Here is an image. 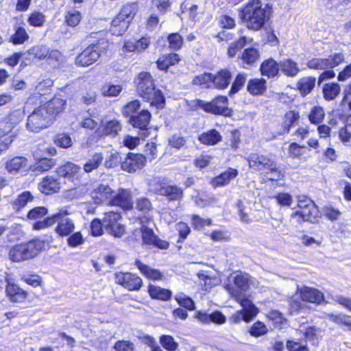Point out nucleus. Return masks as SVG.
I'll list each match as a JSON object with an SVG mask.
<instances>
[{
    "instance_id": "obj_1",
    "label": "nucleus",
    "mask_w": 351,
    "mask_h": 351,
    "mask_svg": "<svg viewBox=\"0 0 351 351\" xmlns=\"http://www.w3.org/2000/svg\"><path fill=\"white\" fill-rule=\"evenodd\" d=\"M247 161L252 172L263 180L262 183H275L285 178V171L274 156L252 153Z\"/></svg>"
},
{
    "instance_id": "obj_2",
    "label": "nucleus",
    "mask_w": 351,
    "mask_h": 351,
    "mask_svg": "<svg viewBox=\"0 0 351 351\" xmlns=\"http://www.w3.org/2000/svg\"><path fill=\"white\" fill-rule=\"evenodd\" d=\"M239 18L250 30L257 32L263 28L272 16V7L265 6L261 0H249L239 10Z\"/></svg>"
},
{
    "instance_id": "obj_3",
    "label": "nucleus",
    "mask_w": 351,
    "mask_h": 351,
    "mask_svg": "<svg viewBox=\"0 0 351 351\" xmlns=\"http://www.w3.org/2000/svg\"><path fill=\"white\" fill-rule=\"evenodd\" d=\"M137 95L149 106L161 110L165 108L166 98L162 90L158 88L156 80L149 71H141L134 80Z\"/></svg>"
},
{
    "instance_id": "obj_4",
    "label": "nucleus",
    "mask_w": 351,
    "mask_h": 351,
    "mask_svg": "<svg viewBox=\"0 0 351 351\" xmlns=\"http://www.w3.org/2000/svg\"><path fill=\"white\" fill-rule=\"evenodd\" d=\"M141 102L133 99L128 102L122 108V114L128 119V122L134 128L139 130L138 134L145 140L150 134L149 124L152 118V113L147 109H142Z\"/></svg>"
},
{
    "instance_id": "obj_5",
    "label": "nucleus",
    "mask_w": 351,
    "mask_h": 351,
    "mask_svg": "<svg viewBox=\"0 0 351 351\" xmlns=\"http://www.w3.org/2000/svg\"><path fill=\"white\" fill-rule=\"evenodd\" d=\"M49 242L38 237L17 243L11 246L8 256L12 262L21 263L33 260L49 247Z\"/></svg>"
},
{
    "instance_id": "obj_6",
    "label": "nucleus",
    "mask_w": 351,
    "mask_h": 351,
    "mask_svg": "<svg viewBox=\"0 0 351 351\" xmlns=\"http://www.w3.org/2000/svg\"><path fill=\"white\" fill-rule=\"evenodd\" d=\"M233 78L232 72L228 68H222L215 73L204 72L195 75L192 83L207 89L224 90L228 88Z\"/></svg>"
},
{
    "instance_id": "obj_7",
    "label": "nucleus",
    "mask_w": 351,
    "mask_h": 351,
    "mask_svg": "<svg viewBox=\"0 0 351 351\" xmlns=\"http://www.w3.org/2000/svg\"><path fill=\"white\" fill-rule=\"evenodd\" d=\"M228 106V97L223 95H217L208 101L201 99L192 100L189 104V109L192 111L202 110L204 112L213 115L231 117L233 115V110Z\"/></svg>"
},
{
    "instance_id": "obj_8",
    "label": "nucleus",
    "mask_w": 351,
    "mask_h": 351,
    "mask_svg": "<svg viewBox=\"0 0 351 351\" xmlns=\"http://www.w3.org/2000/svg\"><path fill=\"white\" fill-rule=\"evenodd\" d=\"M21 121V113L12 111L0 120V156L5 152L13 142V129Z\"/></svg>"
},
{
    "instance_id": "obj_9",
    "label": "nucleus",
    "mask_w": 351,
    "mask_h": 351,
    "mask_svg": "<svg viewBox=\"0 0 351 351\" xmlns=\"http://www.w3.org/2000/svg\"><path fill=\"white\" fill-rule=\"evenodd\" d=\"M107 46L108 42L105 38L97 40L77 54L75 59V64L80 67H87L93 64L99 60L101 52Z\"/></svg>"
},
{
    "instance_id": "obj_10",
    "label": "nucleus",
    "mask_w": 351,
    "mask_h": 351,
    "mask_svg": "<svg viewBox=\"0 0 351 351\" xmlns=\"http://www.w3.org/2000/svg\"><path fill=\"white\" fill-rule=\"evenodd\" d=\"M53 123V117L41 104L27 116L26 128L30 132L38 133Z\"/></svg>"
},
{
    "instance_id": "obj_11",
    "label": "nucleus",
    "mask_w": 351,
    "mask_h": 351,
    "mask_svg": "<svg viewBox=\"0 0 351 351\" xmlns=\"http://www.w3.org/2000/svg\"><path fill=\"white\" fill-rule=\"evenodd\" d=\"M250 277L249 274L239 272L232 279V282L224 285V289L228 291L230 297L236 302L245 298H249L245 293L250 289Z\"/></svg>"
},
{
    "instance_id": "obj_12",
    "label": "nucleus",
    "mask_w": 351,
    "mask_h": 351,
    "mask_svg": "<svg viewBox=\"0 0 351 351\" xmlns=\"http://www.w3.org/2000/svg\"><path fill=\"white\" fill-rule=\"evenodd\" d=\"M104 229L114 238H121L125 234V226L121 223L122 215L118 211L110 210L103 217Z\"/></svg>"
},
{
    "instance_id": "obj_13",
    "label": "nucleus",
    "mask_w": 351,
    "mask_h": 351,
    "mask_svg": "<svg viewBox=\"0 0 351 351\" xmlns=\"http://www.w3.org/2000/svg\"><path fill=\"white\" fill-rule=\"evenodd\" d=\"M114 283L128 291H139L143 287V280L136 273L117 271L114 274Z\"/></svg>"
},
{
    "instance_id": "obj_14",
    "label": "nucleus",
    "mask_w": 351,
    "mask_h": 351,
    "mask_svg": "<svg viewBox=\"0 0 351 351\" xmlns=\"http://www.w3.org/2000/svg\"><path fill=\"white\" fill-rule=\"evenodd\" d=\"M69 212L66 209H60L58 213L53 214V219L56 226L54 229L58 237H67L75 229L73 220L69 217Z\"/></svg>"
},
{
    "instance_id": "obj_15",
    "label": "nucleus",
    "mask_w": 351,
    "mask_h": 351,
    "mask_svg": "<svg viewBox=\"0 0 351 351\" xmlns=\"http://www.w3.org/2000/svg\"><path fill=\"white\" fill-rule=\"evenodd\" d=\"M108 206L118 207L123 211L132 210L134 208L132 193L130 189L119 188L117 193L112 195Z\"/></svg>"
},
{
    "instance_id": "obj_16",
    "label": "nucleus",
    "mask_w": 351,
    "mask_h": 351,
    "mask_svg": "<svg viewBox=\"0 0 351 351\" xmlns=\"http://www.w3.org/2000/svg\"><path fill=\"white\" fill-rule=\"evenodd\" d=\"M147 164L146 156L141 153L128 152L121 163V170L134 173L142 170Z\"/></svg>"
},
{
    "instance_id": "obj_17",
    "label": "nucleus",
    "mask_w": 351,
    "mask_h": 351,
    "mask_svg": "<svg viewBox=\"0 0 351 351\" xmlns=\"http://www.w3.org/2000/svg\"><path fill=\"white\" fill-rule=\"evenodd\" d=\"M139 230L143 245L159 250H167L169 247V243L167 241L161 239L151 228L143 225Z\"/></svg>"
},
{
    "instance_id": "obj_18",
    "label": "nucleus",
    "mask_w": 351,
    "mask_h": 351,
    "mask_svg": "<svg viewBox=\"0 0 351 351\" xmlns=\"http://www.w3.org/2000/svg\"><path fill=\"white\" fill-rule=\"evenodd\" d=\"M297 293L300 300L304 303L313 304L315 306L326 304L324 294L318 289L308 286H302L298 289Z\"/></svg>"
},
{
    "instance_id": "obj_19",
    "label": "nucleus",
    "mask_w": 351,
    "mask_h": 351,
    "mask_svg": "<svg viewBox=\"0 0 351 351\" xmlns=\"http://www.w3.org/2000/svg\"><path fill=\"white\" fill-rule=\"evenodd\" d=\"M297 208L310 222L317 220L319 217V209L315 202L306 195L298 197Z\"/></svg>"
},
{
    "instance_id": "obj_20",
    "label": "nucleus",
    "mask_w": 351,
    "mask_h": 351,
    "mask_svg": "<svg viewBox=\"0 0 351 351\" xmlns=\"http://www.w3.org/2000/svg\"><path fill=\"white\" fill-rule=\"evenodd\" d=\"M121 121L118 119H112L101 123L94 132L97 138L106 136L115 137L122 130Z\"/></svg>"
},
{
    "instance_id": "obj_21",
    "label": "nucleus",
    "mask_w": 351,
    "mask_h": 351,
    "mask_svg": "<svg viewBox=\"0 0 351 351\" xmlns=\"http://www.w3.org/2000/svg\"><path fill=\"white\" fill-rule=\"evenodd\" d=\"M155 193L165 197L169 202H181L184 196V190L176 184L160 183Z\"/></svg>"
},
{
    "instance_id": "obj_22",
    "label": "nucleus",
    "mask_w": 351,
    "mask_h": 351,
    "mask_svg": "<svg viewBox=\"0 0 351 351\" xmlns=\"http://www.w3.org/2000/svg\"><path fill=\"white\" fill-rule=\"evenodd\" d=\"M7 298L12 303H25L29 298V293L18 284L8 280L5 287Z\"/></svg>"
},
{
    "instance_id": "obj_23",
    "label": "nucleus",
    "mask_w": 351,
    "mask_h": 351,
    "mask_svg": "<svg viewBox=\"0 0 351 351\" xmlns=\"http://www.w3.org/2000/svg\"><path fill=\"white\" fill-rule=\"evenodd\" d=\"M151 44V38L148 36H141L139 39L125 40L122 46L124 53H141L146 50Z\"/></svg>"
},
{
    "instance_id": "obj_24",
    "label": "nucleus",
    "mask_w": 351,
    "mask_h": 351,
    "mask_svg": "<svg viewBox=\"0 0 351 351\" xmlns=\"http://www.w3.org/2000/svg\"><path fill=\"white\" fill-rule=\"evenodd\" d=\"M42 106L47 110L49 114L51 115L55 121L57 117L64 111L66 99L62 95L56 94Z\"/></svg>"
},
{
    "instance_id": "obj_25",
    "label": "nucleus",
    "mask_w": 351,
    "mask_h": 351,
    "mask_svg": "<svg viewBox=\"0 0 351 351\" xmlns=\"http://www.w3.org/2000/svg\"><path fill=\"white\" fill-rule=\"evenodd\" d=\"M61 183L60 179L53 176H45L38 184L40 192L46 195H53L60 191Z\"/></svg>"
},
{
    "instance_id": "obj_26",
    "label": "nucleus",
    "mask_w": 351,
    "mask_h": 351,
    "mask_svg": "<svg viewBox=\"0 0 351 351\" xmlns=\"http://www.w3.org/2000/svg\"><path fill=\"white\" fill-rule=\"evenodd\" d=\"M300 119L301 115L298 110L291 109L287 110L282 117L280 134H285L289 133L293 127L299 124Z\"/></svg>"
},
{
    "instance_id": "obj_27",
    "label": "nucleus",
    "mask_w": 351,
    "mask_h": 351,
    "mask_svg": "<svg viewBox=\"0 0 351 351\" xmlns=\"http://www.w3.org/2000/svg\"><path fill=\"white\" fill-rule=\"evenodd\" d=\"M279 62L274 58L269 57L265 59L260 64L259 71L261 75L267 79H274L280 75Z\"/></svg>"
},
{
    "instance_id": "obj_28",
    "label": "nucleus",
    "mask_w": 351,
    "mask_h": 351,
    "mask_svg": "<svg viewBox=\"0 0 351 351\" xmlns=\"http://www.w3.org/2000/svg\"><path fill=\"white\" fill-rule=\"evenodd\" d=\"M57 173L71 181L78 180L81 174V167L72 162L67 161L60 165L56 170Z\"/></svg>"
},
{
    "instance_id": "obj_29",
    "label": "nucleus",
    "mask_w": 351,
    "mask_h": 351,
    "mask_svg": "<svg viewBox=\"0 0 351 351\" xmlns=\"http://www.w3.org/2000/svg\"><path fill=\"white\" fill-rule=\"evenodd\" d=\"M114 191L108 184H100L91 191V197L96 204H108Z\"/></svg>"
},
{
    "instance_id": "obj_30",
    "label": "nucleus",
    "mask_w": 351,
    "mask_h": 351,
    "mask_svg": "<svg viewBox=\"0 0 351 351\" xmlns=\"http://www.w3.org/2000/svg\"><path fill=\"white\" fill-rule=\"evenodd\" d=\"M134 265L140 273L148 280L153 281H162L165 280V276L160 269L152 268L148 265L143 263L139 259L135 260Z\"/></svg>"
},
{
    "instance_id": "obj_31",
    "label": "nucleus",
    "mask_w": 351,
    "mask_h": 351,
    "mask_svg": "<svg viewBox=\"0 0 351 351\" xmlns=\"http://www.w3.org/2000/svg\"><path fill=\"white\" fill-rule=\"evenodd\" d=\"M237 302L243 307L241 310H239V313H241L242 319L246 323L251 322L259 312L258 308L249 298H245Z\"/></svg>"
},
{
    "instance_id": "obj_32",
    "label": "nucleus",
    "mask_w": 351,
    "mask_h": 351,
    "mask_svg": "<svg viewBox=\"0 0 351 351\" xmlns=\"http://www.w3.org/2000/svg\"><path fill=\"white\" fill-rule=\"evenodd\" d=\"M147 291L151 299L162 302L170 301L173 297L170 289L161 287L153 284H148Z\"/></svg>"
},
{
    "instance_id": "obj_33",
    "label": "nucleus",
    "mask_w": 351,
    "mask_h": 351,
    "mask_svg": "<svg viewBox=\"0 0 351 351\" xmlns=\"http://www.w3.org/2000/svg\"><path fill=\"white\" fill-rule=\"evenodd\" d=\"M239 174L237 169L228 167L226 171L215 176L211 180V184L214 188L225 186L230 184Z\"/></svg>"
},
{
    "instance_id": "obj_34",
    "label": "nucleus",
    "mask_w": 351,
    "mask_h": 351,
    "mask_svg": "<svg viewBox=\"0 0 351 351\" xmlns=\"http://www.w3.org/2000/svg\"><path fill=\"white\" fill-rule=\"evenodd\" d=\"M180 61V55L172 52L161 55L156 61V64L158 69L167 72L170 66L178 64Z\"/></svg>"
},
{
    "instance_id": "obj_35",
    "label": "nucleus",
    "mask_w": 351,
    "mask_h": 351,
    "mask_svg": "<svg viewBox=\"0 0 351 351\" xmlns=\"http://www.w3.org/2000/svg\"><path fill=\"white\" fill-rule=\"evenodd\" d=\"M261 57L260 51L254 47H249L243 49L239 59L242 62L244 67H252L256 64Z\"/></svg>"
},
{
    "instance_id": "obj_36",
    "label": "nucleus",
    "mask_w": 351,
    "mask_h": 351,
    "mask_svg": "<svg viewBox=\"0 0 351 351\" xmlns=\"http://www.w3.org/2000/svg\"><path fill=\"white\" fill-rule=\"evenodd\" d=\"M27 166V159L24 156H14L8 159L5 162V169L12 174H16L21 171H25Z\"/></svg>"
},
{
    "instance_id": "obj_37",
    "label": "nucleus",
    "mask_w": 351,
    "mask_h": 351,
    "mask_svg": "<svg viewBox=\"0 0 351 351\" xmlns=\"http://www.w3.org/2000/svg\"><path fill=\"white\" fill-rule=\"evenodd\" d=\"M197 139L204 145L213 146L222 141V136L217 130L212 128L201 133Z\"/></svg>"
},
{
    "instance_id": "obj_38",
    "label": "nucleus",
    "mask_w": 351,
    "mask_h": 351,
    "mask_svg": "<svg viewBox=\"0 0 351 351\" xmlns=\"http://www.w3.org/2000/svg\"><path fill=\"white\" fill-rule=\"evenodd\" d=\"M280 72L288 77H295L300 71L298 64L292 58H285L279 62Z\"/></svg>"
},
{
    "instance_id": "obj_39",
    "label": "nucleus",
    "mask_w": 351,
    "mask_h": 351,
    "mask_svg": "<svg viewBox=\"0 0 351 351\" xmlns=\"http://www.w3.org/2000/svg\"><path fill=\"white\" fill-rule=\"evenodd\" d=\"M267 88V81L263 77L250 79L247 84V90L253 96L265 94Z\"/></svg>"
},
{
    "instance_id": "obj_40",
    "label": "nucleus",
    "mask_w": 351,
    "mask_h": 351,
    "mask_svg": "<svg viewBox=\"0 0 351 351\" xmlns=\"http://www.w3.org/2000/svg\"><path fill=\"white\" fill-rule=\"evenodd\" d=\"M316 77L314 76L302 77L296 83V87L302 97L310 94L315 87Z\"/></svg>"
},
{
    "instance_id": "obj_41",
    "label": "nucleus",
    "mask_w": 351,
    "mask_h": 351,
    "mask_svg": "<svg viewBox=\"0 0 351 351\" xmlns=\"http://www.w3.org/2000/svg\"><path fill=\"white\" fill-rule=\"evenodd\" d=\"M14 33L8 38V42L13 45H21L27 42L29 36L24 27L21 25H14Z\"/></svg>"
},
{
    "instance_id": "obj_42",
    "label": "nucleus",
    "mask_w": 351,
    "mask_h": 351,
    "mask_svg": "<svg viewBox=\"0 0 351 351\" xmlns=\"http://www.w3.org/2000/svg\"><path fill=\"white\" fill-rule=\"evenodd\" d=\"M130 24L128 20H124L117 14L111 22L110 31L114 36H122L128 30Z\"/></svg>"
},
{
    "instance_id": "obj_43",
    "label": "nucleus",
    "mask_w": 351,
    "mask_h": 351,
    "mask_svg": "<svg viewBox=\"0 0 351 351\" xmlns=\"http://www.w3.org/2000/svg\"><path fill=\"white\" fill-rule=\"evenodd\" d=\"M138 10L137 2H128L122 6L117 14L124 20H128L130 23L135 17Z\"/></svg>"
},
{
    "instance_id": "obj_44",
    "label": "nucleus",
    "mask_w": 351,
    "mask_h": 351,
    "mask_svg": "<svg viewBox=\"0 0 351 351\" xmlns=\"http://www.w3.org/2000/svg\"><path fill=\"white\" fill-rule=\"evenodd\" d=\"M341 92V86L337 82H328L322 88L323 97L326 101L334 100Z\"/></svg>"
},
{
    "instance_id": "obj_45",
    "label": "nucleus",
    "mask_w": 351,
    "mask_h": 351,
    "mask_svg": "<svg viewBox=\"0 0 351 351\" xmlns=\"http://www.w3.org/2000/svg\"><path fill=\"white\" fill-rule=\"evenodd\" d=\"M325 115L324 108L321 106L316 105L310 109L307 117L311 124L316 125L323 123Z\"/></svg>"
},
{
    "instance_id": "obj_46",
    "label": "nucleus",
    "mask_w": 351,
    "mask_h": 351,
    "mask_svg": "<svg viewBox=\"0 0 351 351\" xmlns=\"http://www.w3.org/2000/svg\"><path fill=\"white\" fill-rule=\"evenodd\" d=\"M104 156L101 152H95L91 157L83 165V169L86 173H90L96 170L102 164Z\"/></svg>"
},
{
    "instance_id": "obj_47",
    "label": "nucleus",
    "mask_w": 351,
    "mask_h": 351,
    "mask_svg": "<svg viewBox=\"0 0 351 351\" xmlns=\"http://www.w3.org/2000/svg\"><path fill=\"white\" fill-rule=\"evenodd\" d=\"M56 165V159L41 157L36 160L34 165L33 171L41 173L48 171L51 169Z\"/></svg>"
},
{
    "instance_id": "obj_48",
    "label": "nucleus",
    "mask_w": 351,
    "mask_h": 351,
    "mask_svg": "<svg viewBox=\"0 0 351 351\" xmlns=\"http://www.w3.org/2000/svg\"><path fill=\"white\" fill-rule=\"evenodd\" d=\"M34 199L33 195L29 191H25L20 193L12 202V207L16 212L21 210L28 202Z\"/></svg>"
},
{
    "instance_id": "obj_49",
    "label": "nucleus",
    "mask_w": 351,
    "mask_h": 351,
    "mask_svg": "<svg viewBox=\"0 0 351 351\" xmlns=\"http://www.w3.org/2000/svg\"><path fill=\"white\" fill-rule=\"evenodd\" d=\"M174 300L180 307H182L186 310L192 311L195 309V303L194 300L183 292L176 293L174 296Z\"/></svg>"
},
{
    "instance_id": "obj_50",
    "label": "nucleus",
    "mask_w": 351,
    "mask_h": 351,
    "mask_svg": "<svg viewBox=\"0 0 351 351\" xmlns=\"http://www.w3.org/2000/svg\"><path fill=\"white\" fill-rule=\"evenodd\" d=\"M324 62L326 69H332L345 61V56L341 52L334 53L324 58Z\"/></svg>"
},
{
    "instance_id": "obj_51",
    "label": "nucleus",
    "mask_w": 351,
    "mask_h": 351,
    "mask_svg": "<svg viewBox=\"0 0 351 351\" xmlns=\"http://www.w3.org/2000/svg\"><path fill=\"white\" fill-rule=\"evenodd\" d=\"M329 319L333 323L340 326L346 327L350 331H351V316L340 313L337 314L330 313L328 315Z\"/></svg>"
},
{
    "instance_id": "obj_52",
    "label": "nucleus",
    "mask_w": 351,
    "mask_h": 351,
    "mask_svg": "<svg viewBox=\"0 0 351 351\" xmlns=\"http://www.w3.org/2000/svg\"><path fill=\"white\" fill-rule=\"evenodd\" d=\"M306 149V147L304 144L292 142L289 145L287 148L288 157L291 159L301 160Z\"/></svg>"
},
{
    "instance_id": "obj_53",
    "label": "nucleus",
    "mask_w": 351,
    "mask_h": 351,
    "mask_svg": "<svg viewBox=\"0 0 351 351\" xmlns=\"http://www.w3.org/2000/svg\"><path fill=\"white\" fill-rule=\"evenodd\" d=\"M266 318L271 321L274 326L281 328L287 322V318L278 310L271 309L266 314Z\"/></svg>"
},
{
    "instance_id": "obj_54",
    "label": "nucleus",
    "mask_w": 351,
    "mask_h": 351,
    "mask_svg": "<svg viewBox=\"0 0 351 351\" xmlns=\"http://www.w3.org/2000/svg\"><path fill=\"white\" fill-rule=\"evenodd\" d=\"M247 75L244 73H237L232 84L230 88L228 91V95L232 96L239 91H240L243 87L244 86L246 82Z\"/></svg>"
},
{
    "instance_id": "obj_55",
    "label": "nucleus",
    "mask_w": 351,
    "mask_h": 351,
    "mask_svg": "<svg viewBox=\"0 0 351 351\" xmlns=\"http://www.w3.org/2000/svg\"><path fill=\"white\" fill-rule=\"evenodd\" d=\"M168 47L173 51H179L184 45V38L178 32L170 33L167 37Z\"/></svg>"
},
{
    "instance_id": "obj_56",
    "label": "nucleus",
    "mask_w": 351,
    "mask_h": 351,
    "mask_svg": "<svg viewBox=\"0 0 351 351\" xmlns=\"http://www.w3.org/2000/svg\"><path fill=\"white\" fill-rule=\"evenodd\" d=\"M247 44V38L245 36H242L239 37L236 40L231 43L228 47L227 53L229 58L234 57L239 51L243 48V47Z\"/></svg>"
},
{
    "instance_id": "obj_57",
    "label": "nucleus",
    "mask_w": 351,
    "mask_h": 351,
    "mask_svg": "<svg viewBox=\"0 0 351 351\" xmlns=\"http://www.w3.org/2000/svg\"><path fill=\"white\" fill-rule=\"evenodd\" d=\"M27 21L32 27H40L45 24V16L42 12L34 10L28 14Z\"/></svg>"
},
{
    "instance_id": "obj_58",
    "label": "nucleus",
    "mask_w": 351,
    "mask_h": 351,
    "mask_svg": "<svg viewBox=\"0 0 351 351\" xmlns=\"http://www.w3.org/2000/svg\"><path fill=\"white\" fill-rule=\"evenodd\" d=\"M192 228L195 230H200L206 226H210L213 225V221L210 218H202L197 214H193L191 216Z\"/></svg>"
},
{
    "instance_id": "obj_59",
    "label": "nucleus",
    "mask_w": 351,
    "mask_h": 351,
    "mask_svg": "<svg viewBox=\"0 0 351 351\" xmlns=\"http://www.w3.org/2000/svg\"><path fill=\"white\" fill-rule=\"evenodd\" d=\"M123 159L122 158L121 154L120 152H116L114 153H111L105 160L104 161V167L106 169H114L119 165L121 169V163Z\"/></svg>"
},
{
    "instance_id": "obj_60",
    "label": "nucleus",
    "mask_w": 351,
    "mask_h": 351,
    "mask_svg": "<svg viewBox=\"0 0 351 351\" xmlns=\"http://www.w3.org/2000/svg\"><path fill=\"white\" fill-rule=\"evenodd\" d=\"M268 332L267 326L263 322L256 321L250 328L249 333L253 337H260Z\"/></svg>"
},
{
    "instance_id": "obj_61",
    "label": "nucleus",
    "mask_w": 351,
    "mask_h": 351,
    "mask_svg": "<svg viewBox=\"0 0 351 351\" xmlns=\"http://www.w3.org/2000/svg\"><path fill=\"white\" fill-rule=\"evenodd\" d=\"M21 280L34 288L40 287L43 285V278L37 274H27L21 277Z\"/></svg>"
},
{
    "instance_id": "obj_62",
    "label": "nucleus",
    "mask_w": 351,
    "mask_h": 351,
    "mask_svg": "<svg viewBox=\"0 0 351 351\" xmlns=\"http://www.w3.org/2000/svg\"><path fill=\"white\" fill-rule=\"evenodd\" d=\"M103 219L94 218L90 223V234L94 237H101L104 233Z\"/></svg>"
},
{
    "instance_id": "obj_63",
    "label": "nucleus",
    "mask_w": 351,
    "mask_h": 351,
    "mask_svg": "<svg viewBox=\"0 0 351 351\" xmlns=\"http://www.w3.org/2000/svg\"><path fill=\"white\" fill-rule=\"evenodd\" d=\"M82 19V15L78 10H69L64 15L65 23L70 27L77 26Z\"/></svg>"
},
{
    "instance_id": "obj_64",
    "label": "nucleus",
    "mask_w": 351,
    "mask_h": 351,
    "mask_svg": "<svg viewBox=\"0 0 351 351\" xmlns=\"http://www.w3.org/2000/svg\"><path fill=\"white\" fill-rule=\"evenodd\" d=\"M159 341L161 346L167 351H176L178 348V343L169 335H161Z\"/></svg>"
}]
</instances>
